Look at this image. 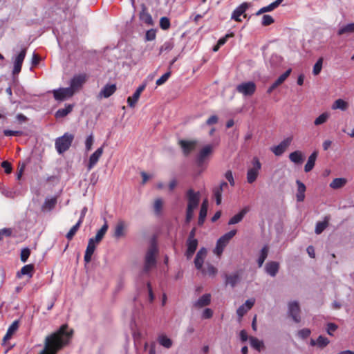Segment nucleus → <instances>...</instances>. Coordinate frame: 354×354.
I'll return each mask as SVG.
<instances>
[{"mask_svg": "<svg viewBox=\"0 0 354 354\" xmlns=\"http://www.w3.org/2000/svg\"><path fill=\"white\" fill-rule=\"evenodd\" d=\"M73 333V329L68 325H62L57 330L46 337L44 348L39 354H56L69 344Z\"/></svg>", "mask_w": 354, "mask_h": 354, "instance_id": "f257e3e1", "label": "nucleus"}, {"mask_svg": "<svg viewBox=\"0 0 354 354\" xmlns=\"http://www.w3.org/2000/svg\"><path fill=\"white\" fill-rule=\"evenodd\" d=\"M215 147L214 144H207L199 150L196 156V162L199 166H203L208 162L213 154Z\"/></svg>", "mask_w": 354, "mask_h": 354, "instance_id": "f03ea898", "label": "nucleus"}, {"mask_svg": "<svg viewBox=\"0 0 354 354\" xmlns=\"http://www.w3.org/2000/svg\"><path fill=\"white\" fill-rule=\"evenodd\" d=\"M73 135L66 133L55 140V148L57 152L61 154L68 150L73 140Z\"/></svg>", "mask_w": 354, "mask_h": 354, "instance_id": "7ed1b4c3", "label": "nucleus"}, {"mask_svg": "<svg viewBox=\"0 0 354 354\" xmlns=\"http://www.w3.org/2000/svg\"><path fill=\"white\" fill-rule=\"evenodd\" d=\"M261 169V164L257 157H254L252 160V167L248 168L247 171V181L248 183H253L258 178Z\"/></svg>", "mask_w": 354, "mask_h": 354, "instance_id": "20e7f679", "label": "nucleus"}, {"mask_svg": "<svg viewBox=\"0 0 354 354\" xmlns=\"http://www.w3.org/2000/svg\"><path fill=\"white\" fill-rule=\"evenodd\" d=\"M235 230H231L229 232L223 235L216 242V245L214 250V253L218 257H220L223 252L225 247L227 245L230 240L236 234Z\"/></svg>", "mask_w": 354, "mask_h": 354, "instance_id": "39448f33", "label": "nucleus"}, {"mask_svg": "<svg viewBox=\"0 0 354 354\" xmlns=\"http://www.w3.org/2000/svg\"><path fill=\"white\" fill-rule=\"evenodd\" d=\"M236 91L244 96H251L256 91V84L251 81L242 82L237 85Z\"/></svg>", "mask_w": 354, "mask_h": 354, "instance_id": "423d86ee", "label": "nucleus"}, {"mask_svg": "<svg viewBox=\"0 0 354 354\" xmlns=\"http://www.w3.org/2000/svg\"><path fill=\"white\" fill-rule=\"evenodd\" d=\"M157 254V249L155 246H151L147 252L145 257V270L149 271L151 268L156 266V255Z\"/></svg>", "mask_w": 354, "mask_h": 354, "instance_id": "0eeeda50", "label": "nucleus"}, {"mask_svg": "<svg viewBox=\"0 0 354 354\" xmlns=\"http://www.w3.org/2000/svg\"><path fill=\"white\" fill-rule=\"evenodd\" d=\"M187 208L195 209L199 203L200 193L198 192H194L192 189H190L187 192Z\"/></svg>", "mask_w": 354, "mask_h": 354, "instance_id": "6e6552de", "label": "nucleus"}, {"mask_svg": "<svg viewBox=\"0 0 354 354\" xmlns=\"http://www.w3.org/2000/svg\"><path fill=\"white\" fill-rule=\"evenodd\" d=\"M211 300L212 296L209 293L204 294L192 303V308L196 310H201L209 306Z\"/></svg>", "mask_w": 354, "mask_h": 354, "instance_id": "1a4fd4ad", "label": "nucleus"}, {"mask_svg": "<svg viewBox=\"0 0 354 354\" xmlns=\"http://www.w3.org/2000/svg\"><path fill=\"white\" fill-rule=\"evenodd\" d=\"M288 314L295 322L299 323L301 321L300 307L297 301H293L288 303Z\"/></svg>", "mask_w": 354, "mask_h": 354, "instance_id": "9d476101", "label": "nucleus"}, {"mask_svg": "<svg viewBox=\"0 0 354 354\" xmlns=\"http://www.w3.org/2000/svg\"><path fill=\"white\" fill-rule=\"evenodd\" d=\"M54 97L56 100L63 101L74 95L71 89L68 88H59L53 91Z\"/></svg>", "mask_w": 354, "mask_h": 354, "instance_id": "9b49d317", "label": "nucleus"}, {"mask_svg": "<svg viewBox=\"0 0 354 354\" xmlns=\"http://www.w3.org/2000/svg\"><path fill=\"white\" fill-rule=\"evenodd\" d=\"M85 82V75H79L74 76L71 80L70 86L68 88L71 89V91L73 93H75L82 86Z\"/></svg>", "mask_w": 354, "mask_h": 354, "instance_id": "f8f14e48", "label": "nucleus"}, {"mask_svg": "<svg viewBox=\"0 0 354 354\" xmlns=\"http://www.w3.org/2000/svg\"><path fill=\"white\" fill-rule=\"evenodd\" d=\"M255 299L250 298L245 301V302L238 308L236 310V315L241 319L254 305Z\"/></svg>", "mask_w": 354, "mask_h": 354, "instance_id": "ddd939ff", "label": "nucleus"}, {"mask_svg": "<svg viewBox=\"0 0 354 354\" xmlns=\"http://www.w3.org/2000/svg\"><path fill=\"white\" fill-rule=\"evenodd\" d=\"M104 152V149L102 147L96 149L89 157L88 163L87 165V169L88 171L92 169L95 165L99 161L101 158L102 153Z\"/></svg>", "mask_w": 354, "mask_h": 354, "instance_id": "4468645a", "label": "nucleus"}, {"mask_svg": "<svg viewBox=\"0 0 354 354\" xmlns=\"http://www.w3.org/2000/svg\"><path fill=\"white\" fill-rule=\"evenodd\" d=\"M292 140V137H288L281 142L277 146L272 148V151L276 156H281L288 147Z\"/></svg>", "mask_w": 354, "mask_h": 354, "instance_id": "2eb2a0df", "label": "nucleus"}, {"mask_svg": "<svg viewBox=\"0 0 354 354\" xmlns=\"http://www.w3.org/2000/svg\"><path fill=\"white\" fill-rule=\"evenodd\" d=\"M127 227V225L124 221H119L115 227L113 237L118 239L124 236Z\"/></svg>", "mask_w": 354, "mask_h": 354, "instance_id": "dca6fc26", "label": "nucleus"}, {"mask_svg": "<svg viewBox=\"0 0 354 354\" xmlns=\"http://www.w3.org/2000/svg\"><path fill=\"white\" fill-rule=\"evenodd\" d=\"M26 50L23 49L19 54L16 57L14 61V68H13V74H18L21 69L22 63L26 57Z\"/></svg>", "mask_w": 354, "mask_h": 354, "instance_id": "f3484780", "label": "nucleus"}, {"mask_svg": "<svg viewBox=\"0 0 354 354\" xmlns=\"http://www.w3.org/2000/svg\"><path fill=\"white\" fill-rule=\"evenodd\" d=\"M206 256L207 250L204 248H201L197 252L194 260V264L197 270L202 269V267L203 266V264L206 258Z\"/></svg>", "mask_w": 354, "mask_h": 354, "instance_id": "a211bd4d", "label": "nucleus"}, {"mask_svg": "<svg viewBox=\"0 0 354 354\" xmlns=\"http://www.w3.org/2000/svg\"><path fill=\"white\" fill-rule=\"evenodd\" d=\"M279 270V263L277 261H269L265 266L266 272L270 277H274Z\"/></svg>", "mask_w": 354, "mask_h": 354, "instance_id": "6ab92c4d", "label": "nucleus"}, {"mask_svg": "<svg viewBox=\"0 0 354 354\" xmlns=\"http://www.w3.org/2000/svg\"><path fill=\"white\" fill-rule=\"evenodd\" d=\"M250 6V4L246 2L241 3L234 10L232 15V19L236 21H241V19H240L241 15H242L245 12Z\"/></svg>", "mask_w": 354, "mask_h": 354, "instance_id": "aec40b11", "label": "nucleus"}, {"mask_svg": "<svg viewBox=\"0 0 354 354\" xmlns=\"http://www.w3.org/2000/svg\"><path fill=\"white\" fill-rule=\"evenodd\" d=\"M228 187V185L225 182H222L219 185V186L214 188V195L216 198V202L217 205H220L222 201V193L224 190H225Z\"/></svg>", "mask_w": 354, "mask_h": 354, "instance_id": "412c9836", "label": "nucleus"}, {"mask_svg": "<svg viewBox=\"0 0 354 354\" xmlns=\"http://www.w3.org/2000/svg\"><path fill=\"white\" fill-rule=\"evenodd\" d=\"M179 144L183 151V153L187 155L194 150L196 145L195 140H180Z\"/></svg>", "mask_w": 354, "mask_h": 354, "instance_id": "4be33fe9", "label": "nucleus"}, {"mask_svg": "<svg viewBox=\"0 0 354 354\" xmlns=\"http://www.w3.org/2000/svg\"><path fill=\"white\" fill-rule=\"evenodd\" d=\"M250 211L248 206L244 207L238 214L232 216L228 222L229 225H234L242 221L245 215Z\"/></svg>", "mask_w": 354, "mask_h": 354, "instance_id": "5701e85b", "label": "nucleus"}, {"mask_svg": "<svg viewBox=\"0 0 354 354\" xmlns=\"http://www.w3.org/2000/svg\"><path fill=\"white\" fill-rule=\"evenodd\" d=\"M203 275L208 276L209 277H214L217 274L218 270L213 265L207 263L202 269L199 270Z\"/></svg>", "mask_w": 354, "mask_h": 354, "instance_id": "b1692460", "label": "nucleus"}, {"mask_svg": "<svg viewBox=\"0 0 354 354\" xmlns=\"http://www.w3.org/2000/svg\"><path fill=\"white\" fill-rule=\"evenodd\" d=\"M329 343L330 340L327 337L322 335H319L317 339H311L310 341V344L312 346H317L320 348H325Z\"/></svg>", "mask_w": 354, "mask_h": 354, "instance_id": "393cba45", "label": "nucleus"}, {"mask_svg": "<svg viewBox=\"0 0 354 354\" xmlns=\"http://www.w3.org/2000/svg\"><path fill=\"white\" fill-rule=\"evenodd\" d=\"M96 244L93 242V239H89L86 250L84 254V261L86 263H88L91 260L92 255L95 250Z\"/></svg>", "mask_w": 354, "mask_h": 354, "instance_id": "a878e982", "label": "nucleus"}, {"mask_svg": "<svg viewBox=\"0 0 354 354\" xmlns=\"http://www.w3.org/2000/svg\"><path fill=\"white\" fill-rule=\"evenodd\" d=\"M354 33V22L346 24L340 26L337 30V35H348Z\"/></svg>", "mask_w": 354, "mask_h": 354, "instance_id": "bb28decb", "label": "nucleus"}, {"mask_svg": "<svg viewBox=\"0 0 354 354\" xmlns=\"http://www.w3.org/2000/svg\"><path fill=\"white\" fill-rule=\"evenodd\" d=\"M116 90L115 84H107L104 86L99 93L100 98H107L114 93Z\"/></svg>", "mask_w": 354, "mask_h": 354, "instance_id": "cd10ccee", "label": "nucleus"}, {"mask_svg": "<svg viewBox=\"0 0 354 354\" xmlns=\"http://www.w3.org/2000/svg\"><path fill=\"white\" fill-rule=\"evenodd\" d=\"M198 246V241L196 239L187 240V250L185 255L187 259L192 258Z\"/></svg>", "mask_w": 354, "mask_h": 354, "instance_id": "c85d7f7f", "label": "nucleus"}, {"mask_svg": "<svg viewBox=\"0 0 354 354\" xmlns=\"http://www.w3.org/2000/svg\"><path fill=\"white\" fill-rule=\"evenodd\" d=\"M317 156L318 152L317 151H313L310 155V156L308 158L307 162L304 166V171L306 172H309L313 169Z\"/></svg>", "mask_w": 354, "mask_h": 354, "instance_id": "c756f323", "label": "nucleus"}, {"mask_svg": "<svg viewBox=\"0 0 354 354\" xmlns=\"http://www.w3.org/2000/svg\"><path fill=\"white\" fill-rule=\"evenodd\" d=\"M56 203V197L47 198H46L45 202L41 206V210L43 212H50L55 207Z\"/></svg>", "mask_w": 354, "mask_h": 354, "instance_id": "7c9ffc66", "label": "nucleus"}, {"mask_svg": "<svg viewBox=\"0 0 354 354\" xmlns=\"http://www.w3.org/2000/svg\"><path fill=\"white\" fill-rule=\"evenodd\" d=\"M348 103L343 99H337L333 102L331 106L333 110H341L345 111L348 108Z\"/></svg>", "mask_w": 354, "mask_h": 354, "instance_id": "2f4dec72", "label": "nucleus"}, {"mask_svg": "<svg viewBox=\"0 0 354 354\" xmlns=\"http://www.w3.org/2000/svg\"><path fill=\"white\" fill-rule=\"evenodd\" d=\"M296 183L297 185L296 198L297 201L301 202L305 198L306 186L302 182H301L299 180L296 181Z\"/></svg>", "mask_w": 354, "mask_h": 354, "instance_id": "473e14b6", "label": "nucleus"}, {"mask_svg": "<svg viewBox=\"0 0 354 354\" xmlns=\"http://www.w3.org/2000/svg\"><path fill=\"white\" fill-rule=\"evenodd\" d=\"M108 228H109V225L107 224V222L105 221L104 224L97 232L95 236L93 238H91L90 239H93V242H95L97 244L99 243L103 239L106 232H107Z\"/></svg>", "mask_w": 354, "mask_h": 354, "instance_id": "72a5a7b5", "label": "nucleus"}, {"mask_svg": "<svg viewBox=\"0 0 354 354\" xmlns=\"http://www.w3.org/2000/svg\"><path fill=\"white\" fill-rule=\"evenodd\" d=\"M304 153L300 151H295L290 153L289 158L295 164H301L304 160Z\"/></svg>", "mask_w": 354, "mask_h": 354, "instance_id": "f704fd0d", "label": "nucleus"}, {"mask_svg": "<svg viewBox=\"0 0 354 354\" xmlns=\"http://www.w3.org/2000/svg\"><path fill=\"white\" fill-rule=\"evenodd\" d=\"M283 1V0H276L275 1L272 2L270 5L261 8L257 12V15H259L262 13L270 12L274 10L276 8H277Z\"/></svg>", "mask_w": 354, "mask_h": 354, "instance_id": "c9c22d12", "label": "nucleus"}, {"mask_svg": "<svg viewBox=\"0 0 354 354\" xmlns=\"http://www.w3.org/2000/svg\"><path fill=\"white\" fill-rule=\"evenodd\" d=\"M251 346L258 351H261L264 348V343L262 340L254 337H249Z\"/></svg>", "mask_w": 354, "mask_h": 354, "instance_id": "e433bc0d", "label": "nucleus"}, {"mask_svg": "<svg viewBox=\"0 0 354 354\" xmlns=\"http://www.w3.org/2000/svg\"><path fill=\"white\" fill-rule=\"evenodd\" d=\"M347 180L344 178H337L332 180L330 183V187L334 189H339L345 186Z\"/></svg>", "mask_w": 354, "mask_h": 354, "instance_id": "4c0bfd02", "label": "nucleus"}, {"mask_svg": "<svg viewBox=\"0 0 354 354\" xmlns=\"http://www.w3.org/2000/svg\"><path fill=\"white\" fill-rule=\"evenodd\" d=\"M330 113L328 112H324L320 114L317 118L314 120V124L315 126H319L324 123H326L330 118Z\"/></svg>", "mask_w": 354, "mask_h": 354, "instance_id": "58836bf2", "label": "nucleus"}, {"mask_svg": "<svg viewBox=\"0 0 354 354\" xmlns=\"http://www.w3.org/2000/svg\"><path fill=\"white\" fill-rule=\"evenodd\" d=\"M158 342L161 346L166 348H171L173 344L172 340L165 335H162L158 337Z\"/></svg>", "mask_w": 354, "mask_h": 354, "instance_id": "ea45409f", "label": "nucleus"}, {"mask_svg": "<svg viewBox=\"0 0 354 354\" xmlns=\"http://www.w3.org/2000/svg\"><path fill=\"white\" fill-rule=\"evenodd\" d=\"M328 217H325L324 221L317 222L315 226V232L317 234H321L328 226Z\"/></svg>", "mask_w": 354, "mask_h": 354, "instance_id": "a19ab883", "label": "nucleus"}, {"mask_svg": "<svg viewBox=\"0 0 354 354\" xmlns=\"http://www.w3.org/2000/svg\"><path fill=\"white\" fill-rule=\"evenodd\" d=\"M73 109V105L68 104L64 109H60L57 111L55 113L56 118H63L71 112Z\"/></svg>", "mask_w": 354, "mask_h": 354, "instance_id": "79ce46f5", "label": "nucleus"}, {"mask_svg": "<svg viewBox=\"0 0 354 354\" xmlns=\"http://www.w3.org/2000/svg\"><path fill=\"white\" fill-rule=\"evenodd\" d=\"M240 279L237 274H230L226 277V283L234 287L239 281Z\"/></svg>", "mask_w": 354, "mask_h": 354, "instance_id": "37998d69", "label": "nucleus"}, {"mask_svg": "<svg viewBox=\"0 0 354 354\" xmlns=\"http://www.w3.org/2000/svg\"><path fill=\"white\" fill-rule=\"evenodd\" d=\"M268 253V248H267V246H264L261 249L260 256L258 259V264H259V267L262 266L263 262L265 261L266 259L267 258Z\"/></svg>", "mask_w": 354, "mask_h": 354, "instance_id": "c03bdc74", "label": "nucleus"}, {"mask_svg": "<svg viewBox=\"0 0 354 354\" xmlns=\"http://www.w3.org/2000/svg\"><path fill=\"white\" fill-rule=\"evenodd\" d=\"M82 224V219H79L78 222L71 227L69 232L66 234V238L69 240L72 239L73 236L78 230L80 225Z\"/></svg>", "mask_w": 354, "mask_h": 354, "instance_id": "a18cd8bd", "label": "nucleus"}, {"mask_svg": "<svg viewBox=\"0 0 354 354\" xmlns=\"http://www.w3.org/2000/svg\"><path fill=\"white\" fill-rule=\"evenodd\" d=\"M323 61L324 59L322 57H320L313 66V73L314 75H317L320 73L322 69Z\"/></svg>", "mask_w": 354, "mask_h": 354, "instance_id": "49530a36", "label": "nucleus"}, {"mask_svg": "<svg viewBox=\"0 0 354 354\" xmlns=\"http://www.w3.org/2000/svg\"><path fill=\"white\" fill-rule=\"evenodd\" d=\"M291 73V69H288L283 74L280 75L278 79L274 82V84L278 87L279 85H281L290 75Z\"/></svg>", "mask_w": 354, "mask_h": 354, "instance_id": "de8ad7c7", "label": "nucleus"}, {"mask_svg": "<svg viewBox=\"0 0 354 354\" xmlns=\"http://www.w3.org/2000/svg\"><path fill=\"white\" fill-rule=\"evenodd\" d=\"M33 270L34 266L32 264L26 265L21 269V274L22 275H29L31 277Z\"/></svg>", "mask_w": 354, "mask_h": 354, "instance_id": "09e8293b", "label": "nucleus"}, {"mask_svg": "<svg viewBox=\"0 0 354 354\" xmlns=\"http://www.w3.org/2000/svg\"><path fill=\"white\" fill-rule=\"evenodd\" d=\"M140 96V94L138 93V92H136L133 93V95L131 97H129L127 99V103L129 106L134 107L136 104L137 103L139 97Z\"/></svg>", "mask_w": 354, "mask_h": 354, "instance_id": "8fccbe9b", "label": "nucleus"}, {"mask_svg": "<svg viewBox=\"0 0 354 354\" xmlns=\"http://www.w3.org/2000/svg\"><path fill=\"white\" fill-rule=\"evenodd\" d=\"M163 206V201L160 198H156L153 203V209L156 214H160Z\"/></svg>", "mask_w": 354, "mask_h": 354, "instance_id": "3c124183", "label": "nucleus"}, {"mask_svg": "<svg viewBox=\"0 0 354 354\" xmlns=\"http://www.w3.org/2000/svg\"><path fill=\"white\" fill-rule=\"evenodd\" d=\"M213 310L211 308H205L201 312V317L203 319H210L213 316Z\"/></svg>", "mask_w": 354, "mask_h": 354, "instance_id": "603ef678", "label": "nucleus"}, {"mask_svg": "<svg viewBox=\"0 0 354 354\" xmlns=\"http://www.w3.org/2000/svg\"><path fill=\"white\" fill-rule=\"evenodd\" d=\"M160 26L162 30H167L170 27L169 19L166 17H162L160 19Z\"/></svg>", "mask_w": 354, "mask_h": 354, "instance_id": "864d4df0", "label": "nucleus"}, {"mask_svg": "<svg viewBox=\"0 0 354 354\" xmlns=\"http://www.w3.org/2000/svg\"><path fill=\"white\" fill-rule=\"evenodd\" d=\"M174 47V44L171 41L165 42L160 48V53H162L164 52L170 51Z\"/></svg>", "mask_w": 354, "mask_h": 354, "instance_id": "5fc2aeb1", "label": "nucleus"}, {"mask_svg": "<svg viewBox=\"0 0 354 354\" xmlns=\"http://www.w3.org/2000/svg\"><path fill=\"white\" fill-rule=\"evenodd\" d=\"M170 75H171V72L170 71L167 72L166 73L162 75L159 79H158L156 80V85L157 86H160V85L163 84L165 82H167V80L169 79Z\"/></svg>", "mask_w": 354, "mask_h": 354, "instance_id": "6e6d98bb", "label": "nucleus"}, {"mask_svg": "<svg viewBox=\"0 0 354 354\" xmlns=\"http://www.w3.org/2000/svg\"><path fill=\"white\" fill-rule=\"evenodd\" d=\"M94 142V138L93 134L88 136L85 141V149L86 151H91L92 149V145Z\"/></svg>", "mask_w": 354, "mask_h": 354, "instance_id": "4d7b16f0", "label": "nucleus"}, {"mask_svg": "<svg viewBox=\"0 0 354 354\" xmlns=\"http://www.w3.org/2000/svg\"><path fill=\"white\" fill-rule=\"evenodd\" d=\"M207 213V209H205L204 207H201L200 213H199V218H198V224L202 225L205 219L206 218Z\"/></svg>", "mask_w": 354, "mask_h": 354, "instance_id": "13d9d810", "label": "nucleus"}, {"mask_svg": "<svg viewBox=\"0 0 354 354\" xmlns=\"http://www.w3.org/2000/svg\"><path fill=\"white\" fill-rule=\"evenodd\" d=\"M337 328L338 326L337 324L334 323H328L326 326V332L329 335L333 336V333L337 329Z\"/></svg>", "mask_w": 354, "mask_h": 354, "instance_id": "bf43d9fd", "label": "nucleus"}, {"mask_svg": "<svg viewBox=\"0 0 354 354\" xmlns=\"http://www.w3.org/2000/svg\"><path fill=\"white\" fill-rule=\"evenodd\" d=\"M274 22V19L272 16L268 15H265L262 17V24L263 26H268L272 24Z\"/></svg>", "mask_w": 354, "mask_h": 354, "instance_id": "052dcab7", "label": "nucleus"}, {"mask_svg": "<svg viewBox=\"0 0 354 354\" xmlns=\"http://www.w3.org/2000/svg\"><path fill=\"white\" fill-rule=\"evenodd\" d=\"M19 328V321H15L12 322V324L9 326L7 332L9 333V334L13 335L18 329Z\"/></svg>", "mask_w": 354, "mask_h": 354, "instance_id": "680f3d73", "label": "nucleus"}, {"mask_svg": "<svg viewBox=\"0 0 354 354\" xmlns=\"http://www.w3.org/2000/svg\"><path fill=\"white\" fill-rule=\"evenodd\" d=\"M30 252L28 248H24L21 252V260L22 262H26L30 256Z\"/></svg>", "mask_w": 354, "mask_h": 354, "instance_id": "e2e57ef3", "label": "nucleus"}, {"mask_svg": "<svg viewBox=\"0 0 354 354\" xmlns=\"http://www.w3.org/2000/svg\"><path fill=\"white\" fill-rule=\"evenodd\" d=\"M225 177L228 180L231 186H234L235 182L234 180L232 172L230 170L225 172Z\"/></svg>", "mask_w": 354, "mask_h": 354, "instance_id": "0e129e2a", "label": "nucleus"}, {"mask_svg": "<svg viewBox=\"0 0 354 354\" xmlns=\"http://www.w3.org/2000/svg\"><path fill=\"white\" fill-rule=\"evenodd\" d=\"M310 330L308 329V328H303L301 330H300L299 332H298V335L301 337V338H306L308 337L310 335Z\"/></svg>", "mask_w": 354, "mask_h": 354, "instance_id": "69168bd1", "label": "nucleus"}, {"mask_svg": "<svg viewBox=\"0 0 354 354\" xmlns=\"http://www.w3.org/2000/svg\"><path fill=\"white\" fill-rule=\"evenodd\" d=\"M146 40L153 41L156 38V32L153 30H149L146 32L145 35Z\"/></svg>", "mask_w": 354, "mask_h": 354, "instance_id": "338daca9", "label": "nucleus"}, {"mask_svg": "<svg viewBox=\"0 0 354 354\" xmlns=\"http://www.w3.org/2000/svg\"><path fill=\"white\" fill-rule=\"evenodd\" d=\"M233 36H234V34L230 33V34H227L223 37L219 39L218 41V46H221L223 44H225V42L227 41V39L230 37H232Z\"/></svg>", "mask_w": 354, "mask_h": 354, "instance_id": "774afa93", "label": "nucleus"}]
</instances>
